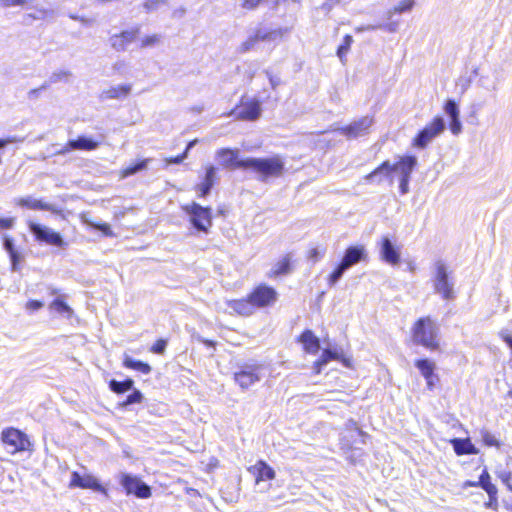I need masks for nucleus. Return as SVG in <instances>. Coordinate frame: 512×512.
<instances>
[{
    "instance_id": "obj_1",
    "label": "nucleus",
    "mask_w": 512,
    "mask_h": 512,
    "mask_svg": "<svg viewBox=\"0 0 512 512\" xmlns=\"http://www.w3.org/2000/svg\"><path fill=\"white\" fill-rule=\"evenodd\" d=\"M417 165V159L413 155H404L401 156L398 161L394 164H391L389 161L382 162L378 167H376L371 173H369L366 178L373 179L377 176H383L384 178L389 179L390 183H392V173L397 172L400 176V184L399 190L401 194H406L409 190V181L411 178V174L415 166Z\"/></svg>"
},
{
    "instance_id": "obj_2",
    "label": "nucleus",
    "mask_w": 512,
    "mask_h": 512,
    "mask_svg": "<svg viewBox=\"0 0 512 512\" xmlns=\"http://www.w3.org/2000/svg\"><path fill=\"white\" fill-rule=\"evenodd\" d=\"M410 334L415 345L429 351L440 349L439 326L432 316L426 315L416 319L411 326Z\"/></svg>"
},
{
    "instance_id": "obj_3",
    "label": "nucleus",
    "mask_w": 512,
    "mask_h": 512,
    "mask_svg": "<svg viewBox=\"0 0 512 512\" xmlns=\"http://www.w3.org/2000/svg\"><path fill=\"white\" fill-rule=\"evenodd\" d=\"M239 167L251 169L257 179L267 182L271 178L282 177L285 172V162L279 155L268 158H247L238 163Z\"/></svg>"
},
{
    "instance_id": "obj_4",
    "label": "nucleus",
    "mask_w": 512,
    "mask_h": 512,
    "mask_svg": "<svg viewBox=\"0 0 512 512\" xmlns=\"http://www.w3.org/2000/svg\"><path fill=\"white\" fill-rule=\"evenodd\" d=\"M288 32L287 28L267 29L257 28L238 48L240 53H247L254 50L259 42H276Z\"/></svg>"
},
{
    "instance_id": "obj_5",
    "label": "nucleus",
    "mask_w": 512,
    "mask_h": 512,
    "mask_svg": "<svg viewBox=\"0 0 512 512\" xmlns=\"http://www.w3.org/2000/svg\"><path fill=\"white\" fill-rule=\"evenodd\" d=\"M263 365L255 361L238 365L234 372V380L241 389L247 390L262 378Z\"/></svg>"
},
{
    "instance_id": "obj_6",
    "label": "nucleus",
    "mask_w": 512,
    "mask_h": 512,
    "mask_svg": "<svg viewBox=\"0 0 512 512\" xmlns=\"http://www.w3.org/2000/svg\"><path fill=\"white\" fill-rule=\"evenodd\" d=\"M433 286L434 291L439 294L443 300L451 301L456 298V291L454 290L450 272L442 262L436 264Z\"/></svg>"
},
{
    "instance_id": "obj_7",
    "label": "nucleus",
    "mask_w": 512,
    "mask_h": 512,
    "mask_svg": "<svg viewBox=\"0 0 512 512\" xmlns=\"http://www.w3.org/2000/svg\"><path fill=\"white\" fill-rule=\"evenodd\" d=\"M445 129V123L442 117L435 116L428 124L424 126L412 139L411 145L414 148L423 149Z\"/></svg>"
},
{
    "instance_id": "obj_8",
    "label": "nucleus",
    "mask_w": 512,
    "mask_h": 512,
    "mask_svg": "<svg viewBox=\"0 0 512 512\" xmlns=\"http://www.w3.org/2000/svg\"><path fill=\"white\" fill-rule=\"evenodd\" d=\"M183 209L190 215V221L195 229L205 233L208 232L212 225L211 208L202 207L200 204L193 202L190 205H186Z\"/></svg>"
},
{
    "instance_id": "obj_9",
    "label": "nucleus",
    "mask_w": 512,
    "mask_h": 512,
    "mask_svg": "<svg viewBox=\"0 0 512 512\" xmlns=\"http://www.w3.org/2000/svg\"><path fill=\"white\" fill-rule=\"evenodd\" d=\"M29 230L39 242L56 247H63L65 244L60 233L45 225L29 222Z\"/></svg>"
},
{
    "instance_id": "obj_10",
    "label": "nucleus",
    "mask_w": 512,
    "mask_h": 512,
    "mask_svg": "<svg viewBox=\"0 0 512 512\" xmlns=\"http://www.w3.org/2000/svg\"><path fill=\"white\" fill-rule=\"evenodd\" d=\"M262 113L261 102L256 99L242 98L241 104L236 109L232 110L229 115H235L236 119L244 121H255Z\"/></svg>"
},
{
    "instance_id": "obj_11",
    "label": "nucleus",
    "mask_w": 512,
    "mask_h": 512,
    "mask_svg": "<svg viewBox=\"0 0 512 512\" xmlns=\"http://www.w3.org/2000/svg\"><path fill=\"white\" fill-rule=\"evenodd\" d=\"M3 442L12 447V453L31 450V442L28 436L15 428H8L2 432Z\"/></svg>"
},
{
    "instance_id": "obj_12",
    "label": "nucleus",
    "mask_w": 512,
    "mask_h": 512,
    "mask_svg": "<svg viewBox=\"0 0 512 512\" xmlns=\"http://www.w3.org/2000/svg\"><path fill=\"white\" fill-rule=\"evenodd\" d=\"M254 308H265L274 304L277 300V292L274 288L261 284L248 295Z\"/></svg>"
},
{
    "instance_id": "obj_13",
    "label": "nucleus",
    "mask_w": 512,
    "mask_h": 512,
    "mask_svg": "<svg viewBox=\"0 0 512 512\" xmlns=\"http://www.w3.org/2000/svg\"><path fill=\"white\" fill-rule=\"evenodd\" d=\"M121 485L127 494H134L139 498H148L151 496L150 487L141 481L138 477L123 473L121 475Z\"/></svg>"
},
{
    "instance_id": "obj_14",
    "label": "nucleus",
    "mask_w": 512,
    "mask_h": 512,
    "mask_svg": "<svg viewBox=\"0 0 512 512\" xmlns=\"http://www.w3.org/2000/svg\"><path fill=\"white\" fill-rule=\"evenodd\" d=\"M414 365L425 379L427 389L432 391L439 382V376L435 373V363L427 358H420L414 361Z\"/></svg>"
},
{
    "instance_id": "obj_15",
    "label": "nucleus",
    "mask_w": 512,
    "mask_h": 512,
    "mask_svg": "<svg viewBox=\"0 0 512 512\" xmlns=\"http://www.w3.org/2000/svg\"><path fill=\"white\" fill-rule=\"evenodd\" d=\"M140 28L135 27L130 30H124L119 34H114L109 38V43L111 47L117 51L122 52L125 51L131 43H133L138 34H139Z\"/></svg>"
},
{
    "instance_id": "obj_16",
    "label": "nucleus",
    "mask_w": 512,
    "mask_h": 512,
    "mask_svg": "<svg viewBox=\"0 0 512 512\" xmlns=\"http://www.w3.org/2000/svg\"><path fill=\"white\" fill-rule=\"evenodd\" d=\"M380 258L392 266L398 265L401 261L399 247L394 246L387 237L380 240Z\"/></svg>"
},
{
    "instance_id": "obj_17",
    "label": "nucleus",
    "mask_w": 512,
    "mask_h": 512,
    "mask_svg": "<svg viewBox=\"0 0 512 512\" xmlns=\"http://www.w3.org/2000/svg\"><path fill=\"white\" fill-rule=\"evenodd\" d=\"M71 487H80L83 489H93L106 493L105 489L99 484L98 480L92 475H80L78 472H73L71 475Z\"/></svg>"
},
{
    "instance_id": "obj_18",
    "label": "nucleus",
    "mask_w": 512,
    "mask_h": 512,
    "mask_svg": "<svg viewBox=\"0 0 512 512\" xmlns=\"http://www.w3.org/2000/svg\"><path fill=\"white\" fill-rule=\"evenodd\" d=\"M444 111L449 116V129L454 135H458L462 131V124L459 119L458 105L454 100H447L444 104Z\"/></svg>"
},
{
    "instance_id": "obj_19",
    "label": "nucleus",
    "mask_w": 512,
    "mask_h": 512,
    "mask_svg": "<svg viewBox=\"0 0 512 512\" xmlns=\"http://www.w3.org/2000/svg\"><path fill=\"white\" fill-rule=\"evenodd\" d=\"M449 442L457 456L477 455L479 453V449L472 443L469 437L453 438Z\"/></svg>"
},
{
    "instance_id": "obj_20",
    "label": "nucleus",
    "mask_w": 512,
    "mask_h": 512,
    "mask_svg": "<svg viewBox=\"0 0 512 512\" xmlns=\"http://www.w3.org/2000/svg\"><path fill=\"white\" fill-rule=\"evenodd\" d=\"M16 204L31 210H45L53 213H57V208L50 203H46L41 199H36L33 196H26L16 200Z\"/></svg>"
},
{
    "instance_id": "obj_21",
    "label": "nucleus",
    "mask_w": 512,
    "mask_h": 512,
    "mask_svg": "<svg viewBox=\"0 0 512 512\" xmlns=\"http://www.w3.org/2000/svg\"><path fill=\"white\" fill-rule=\"evenodd\" d=\"M248 471L256 478V483L275 478V471L266 462L259 460L255 465L248 468Z\"/></svg>"
},
{
    "instance_id": "obj_22",
    "label": "nucleus",
    "mask_w": 512,
    "mask_h": 512,
    "mask_svg": "<svg viewBox=\"0 0 512 512\" xmlns=\"http://www.w3.org/2000/svg\"><path fill=\"white\" fill-rule=\"evenodd\" d=\"M352 266V246L346 248L345 255L342 262L336 267V269L330 275V284H335L343 275V273Z\"/></svg>"
},
{
    "instance_id": "obj_23",
    "label": "nucleus",
    "mask_w": 512,
    "mask_h": 512,
    "mask_svg": "<svg viewBox=\"0 0 512 512\" xmlns=\"http://www.w3.org/2000/svg\"><path fill=\"white\" fill-rule=\"evenodd\" d=\"M229 308H231L234 312H236L239 315L242 316H250L254 313L255 308L253 304L251 303L249 297L238 299V300H231L228 303Z\"/></svg>"
},
{
    "instance_id": "obj_24",
    "label": "nucleus",
    "mask_w": 512,
    "mask_h": 512,
    "mask_svg": "<svg viewBox=\"0 0 512 512\" xmlns=\"http://www.w3.org/2000/svg\"><path fill=\"white\" fill-rule=\"evenodd\" d=\"M299 340L307 353L316 354L320 349V341L311 330H305Z\"/></svg>"
},
{
    "instance_id": "obj_25",
    "label": "nucleus",
    "mask_w": 512,
    "mask_h": 512,
    "mask_svg": "<svg viewBox=\"0 0 512 512\" xmlns=\"http://www.w3.org/2000/svg\"><path fill=\"white\" fill-rule=\"evenodd\" d=\"M238 150L221 149L217 152L220 164L225 167L240 168L238 163L242 160L238 159Z\"/></svg>"
},
{
    "instance_id": "obj_26",
    "label": "nucleus",
    "mask_w": 512,
    "mask_h": 512,
    "mask_svg": "<svg viewBox=\"0 0 512 512\" xmlns=\"http://www.w3.org/2000/svg\"><path fill=\"white\" fill-rule=\"evenodd\" d=\"M216 180V168L214 166H209L206 169L205 177L203 182L197 185L198 191H200V196L205 197L207 196Z\"/></svg>"
},
{
    "instance_id": "obj_27",
    "label": "nucleus",
    "mask_w": 512,
    "mask_h": 512,
    "mask_svg": "<svg viewBox=\"0 0 512 512\" xmlns=\"http://www.w3.org/2000/svg\"><path fill=\"white\" fill-rule=\"evenodd\" d=\"M99 142L86 136H79L77 139L69 140V147L74 150L92 151L97 149Z\"/></svg>"
},
{
    "instance_id": "obj_28",
    "label": "nucleus",
    "mask_w": 512,
    "mask_h": 512,
    "mask_svg": "<svg viewBox=\"0 0 512 512\" xmlns=\"http://www.w3.org/2000/svg\"><path fill=\"white\" fill-rule=\"evenodd\" d=\"M130 91H131L130 84L119 85V86L110 87L109 89L104 90L102 92L101 96L103 99H120V98H125L126 96H128Z\"/></svg>"
},
{
    "instance_id": "obj_29",
    "label": "nucleus",
    "mask_w": 512,
    "mask_h": 512,
    "mask_svg": "<svg viewBox=\"0 0 512 512\" xmlns=\"http://www.w3.org/2000/svg\"><path fill=\"white\" fill-rule=\"evenodd\" d=\"M483 490L488 495V501L485 502V507L493 510H497L498 508V488L493 482L486 481L485 486L483 485Z\"/></svg>"
},
{
    "instance_id": "obj_30",
    "label": "nucleus",
    "mask_w": 512,
    "mask_h": 512,
    "mask_svg": "<svg viewBox=\"0 0 512 512\" xmlns=\"http://www.w3.org/2000/svg\"><path fill=\"white\" fill-rule=\"evenodd\" d=\"M507 469L497 470V478L505 485L506 489L512 493V457L506 459Z\"/></svg>"
},
{
    "instance_id": "obj_31",
    "label": "nucleus",
    "mask_w": 512,
    "mask_h": 512,
    "mask_svg": "<svg viewBox=\"0 0 512 512\" xmlns=\"http://www.w3.org/2000/svg\"><path fill=\"white\" fill-rule=\"evenodd\" d=\"M72 73L69 70H58L54 71L42 85L41 89H47L52 84H56L58 82H68L71 78Z\"/></svg>"
},
{
    "instance_id": "obj_32",
    "label": "nucleus",
    "mask_w": 512,
    "mask_h": 512,
    "mask_svg": "<svg viewBox=\"0 0 512 512\" xmlns=\"http://www.w3.org/2000/svg\"><path fill=\"white\" fill-rule=\"evenodd\" d=\"M123 365L126 368L137 370L145 375L151 372V366L149 364L142 362L140 360H135L128 355L124 356Z\"/></svg>"
},
{
    "instance_id": "obj_33",
    "label": "nucleus",
    "mask_w": 512,
    "mask_h": 512,
    "mask_svg": "<svg viewBox=\"0 0 512 512\" xmlns=\"http://www.w3.org/2000/svg\"><path fill=\"white\" fill-rule=\"evenodd\" d=\"M151 159L147 158L144 160H141L135 164H130L129 166L123 168L120 172L121 178H127L129 176H132L140 171H143L147 169L149 162Z\"/></svg>"
},
{
    "instance_id": "obj_34",
    "label": "nucleus",
    "mask_w": 512,
    "mask_h": 512,
    "mask_svg": "<svg viewBox=\"0 0 512 512\" xmlns=\"http://www.w3.org/2000/svg\"><path fill=\"white\" fill-rule=\"evenodd\" d=\"M291 255L287 254L280 261H278L271 270V275L281 276L291 272Z\"/></svg>"
},
{
    "instance_id": "obj_35",
    "label": "nucleus",
    "mask_w": 512,
    "mask_h": 512,
    "mask_svg": "<svg viewBox=\"0 0 512 512\" xmlns=\"http://www.w3.org/2000/svg\"><path fill=\"white\" fill-rule=\"evenodd\" d=\"M49 307L51 310L56 311L58 314L66 317L67 319L71 318L73 315L72 308L60 298H56L54 301H52Z\"/></svg>"
},
{
    "instance_id": "obj_36",
    "label": "nucleus",
    "mask_w": 512,
    "mask_h": 512,
    "mask_svg": "<svg viewBox=\"0 0 512 512\" xmlns=\"http://www.w3.org/2000/svg\"><path fill=\"white\" fill-rule=\"evenodd\" d=\"M134 381L130 378L124 380V381H117L115 379L111 380L109 383V388L117 394L124 393L126 391H129L133 388Z\"/></svg>"
},
{
    "instance_id": "obj_37",
    "label": "nucleus",
    "mask_w": 512,
    "mask_h": 512,
    "mask_svg": "<svg viewBox=\"0 0 512 512\" xmlns=\"http://www.w3.org/2000/svg\"><path fill=\"white\" fill-rule=\"evenodd\" d=\"M481 441L486 447H495L499 449L502 446L501 441L487 429L480 430Z\"/></svg>"
},
{
    "instance_id": "obj_38",
    "label": "nucleus",
    "mask_w": 512,
    "mask_h": 512,
    "mask_svg": "<svg viewBox=\"0 0 512 512\" xmlns=\"http://www.w3.org/2000/svg\"><path fill=\"white\" fill-rule=\"evenodd\" d=\"M486 481L492 482V478H491V475L488 472V470L486 468H484L482 470L481 474L479 475V478L477 481L467 480L463 483V488L481 487L483 489V485L485 486Z\"/></svg>"
},
{
    "instance_id": "obj_39",
    "label": "nucleus",
    "mask_w": 512,
    "mask_h": 512,
    "mask_svg": "<svg viewBox=\"0 0 512 512\" xmlns=\"http://www.w3.org/2000/svg\"><path fill=\"white\" fill-rule=\"evenodd\" d=\"M335 358V353L330 350H324L319 360L314 363L315 373H320L323 366H325L330 360Z\"/></svg>"
},
{
    "instance_id": "obj_40",
    "label": "nucleus",
    "mask_w": 512,
    "mask_h": 512,
    "mask_svg": "<svg viewBox=\"0 0 512 512\" xmlns=\"http://www.w3.org/2000/svg\"><path fill=\"white\" fill-rule=\"evenodd\" d=\"M415 5V0H401L397 5H395L390 12L393 14H401L408 11H411Z\"/></svg>"
},
{
    "instance_id": "obj_41",
    "label": "nucleus",
    "mask_w": 512,
    "mask_h": 512,
    "mask_svg": "<svg viewBox=\"0 0 512 512\" xmlns=\"http://www.w3.org/2000/svg\"><path fill=\"white\" fill-rule=\"evenodd\" d=\"M350 44H351V36L350 35H346L344 37V42L343 44H341L338 49H337V56L339 57L340 61L345 64L346 63V55L350 49Z\"/></svg>"
},
{
    "instance_id": "obj_42",
    "label": "nucleus",
    "mask_w": 512,
    "mask_h": 512,
    "mask_svg": "<svg viewBox=\"0 0 512 512\" xmlns=\"http://www.w3.org/2000/svg\"><path fill=\"white\" fill-rule=\"evenodd\" d=\"M162 36L160 34H153L145 36L141 39L140 47L148 48L159 45L161 43Z\"/></svg>"
},
{
    "instance_id": "obj_43",
    "label": "nucleus",
    "mask_w": 512,
    "mask_h": 512,
    "mask_svg": "<svg viewBox=\"0 0 512 512\" xmlns=\"http://www.w3.org/2000/svg\"><path fill=\"white\" fill-rule=\"evenodd\" d=\"M373 119L371 117H363L357 122H354V135L365 132L372 124Z\"/></svg>"
},
{
    "instance_id": "obj_44",
    "label": "nucleus",
    "mask_w": 512,
    "mask_h": 512,
    "mask_svg": "<svg viewBox=\"0 0 512 512\" xmlns=\"http://www.w3.org/2000/svg\"><path fill=\"white\" fill-rule=\"evenodd\" d=\"M143 399V394L137 390L134 389L133 392L127 396L126 400L121 404V406L126 407L131 404L140 403Z\"/></svg>"
},
{
    "instance_id": "obj_45",
    "label": "nucleus",
    "mask_w": 512,
    "mask_h": 512,
    "mask_svg": "<svg viewBox=\"0 0 512 512\" xmlns=\"http://www.w3.org/2000/svg\"><path fill=\"white\" fill-rule=\"evenodd\" d=\"M12 271H19L20 270V263L24 260L23 254L17 249L14 253L9 255Z\"/></svg>"
},
{
    "instance_id": "obj_46",
    "label": "nucleus",
    "mask_w": 512,
    "mask_h": 512,
    "mask_svg": "<svg viewBox=\"0 0 512 512\" xmlns=\"http://www.w3.org/2000/svg\"><path fill=\"white\" fill-rule=\"evenodd\" d=\"M196 142H197L196 140L189 142L185 151L181 155L176 156L174 158L167 159L166 160L167 163L168 164H180L187 157L189 150L196 144Z\"/></svg>"
},
{
    "instance_id": "obj_47",
    "label": "nucleus",
    "mask_w": 512,
    "mask_h": 512,
    "mask_svg": "<svg viewBox=\"0 0 512 512\" xmlns=\"http://www.w3.org/2000/svg\"><path fill=\"white\" fill-rule=\"evenodd\" d=\"M2 240H3V248L8 253V255L14 253L17 250L12 237H10L7 234H4L2 237Z\"/></svg>"
},
{
    "instance_id": "obj_48",
    "label": "nucleus",
    "mask_w": 512,
    "mask_h": 512,
    "mask_svg": "<svg viewBox=\"0 0 512 512\" xmlns=\"http://www.w3.org/2000/svg\"><path fill=\"white\" fill-rule=\"evenodd\" d=\"M86 223L90 227L101 231L105 236H113V231L111 230L110 225L107 223L95 224V223L89 222V221H86Z\"/></svg>"
},
{
    "instance_id": "obj_49",
    "label": "nucleus",
    "mask_w": 512,
    "mask_h": 512,
    "mask_svg": "<svg viewBox=\"0 0 512 512\" xmlns=\"http://www.w3.org/2000/svg\"><path fill=\"white\" fill-rule=\"evenodd\" d=\"M112 69L119 75H126L128 73L129 67L126 61L118 60L113 64Z\"/></svg>"
},
{
    "instance_id": "obj_50",
    "label": "nucleus",
    "mask_w": 512,
    "mask_h": 512,
    "mask_svg": "<svg viewBox=\"0 0 512 512\" xmlns=\"http://www.w3.org/2000/svg\"><path fill=\"white\" fill-rule=\"evenodd\" d=\"M167 0H147L144 3V8L147 12L155 11L160 5L166 4Z\"/></svg>"
},
{
    "instance_id": "obj_51",
    "label": "nucleus",
    "mask_w": 512,
    "mask_h": 512,
    "mask_svg": "<svg viewBox=\"0 0 512 512\" xmlns=\"http://www.w3.org/2000/svg\"><path fill=\"white\" fill-rule=\"evenodd\" d=\"M167 346V341L163 339H159L152 346L151 351L156 354H163Z\"/></svg>"
},
{
    "instance_id": "obj_52",
    "label": "nucleus",
    "mask_w": 512,
    "mask_h": 512,
    "mask_svg": "<svg viewBox=\"0 0 512 512\" xmlns=\"http://www.w3.org/2000/svg\"><path fill=\"white\" fill-rule=\"evenodd\" d=\"M30 0H0L1 6L7 8V7H13V6H23L27 4Z\"/></svg>"
},
{
    "instance_id": "obj_53",
    "label": "nucleus",
    "mask_w": 512,
    "mask_h": 512,
    "mask_svg": "<svg viewBox=\"0 0 512 512\" xmlns=\"http://www.w3.org/2000/svg\"><path fill=\"white\" fill-rule=\"evenodd\" d=\"M263 0H242L241 7L245 10L256 9Z\"/></svg>"
},
{
    "instance_id": "obj_54",
    "label": "nucleus",
    "mask_w": 512,
    "mask_h": 512,
    "mask_svg": "<svg viewBox=\"0 0 512 512\" xmlns=\"http://www.w3.org/2000/svg\"><path fill=\"white\" fill-rule=\"evenodd\" d=\"M14 218H0V229H11L14 226Z\"/></svg>"
},
{
    "instance_id": "obj_55",
    "label": "nucleus",
    "mask_w": 512,
    "mask_h": 512,
    "mask_svg": "<svg viewBox=\"0 0 512 512\" xmlns=\"http://www.w3.org/2000/svg\"><path fill=\"white\" fill-rule=\"evenodd\" d=\"M43 303L41 301H38V300H30L27 302L26 304V308L28 310H31V311H36V310H39L43 307Z\"/></svg>"
},
{
    "instance_id": "obj_56",
    "label": "nucleus",
    "mask_w": 512,
    "mask_h": 512,
    "mask_svg": "<svg viewBox=\"0 0 512 512\" xmlns=\"http://www.w3.org/2000/svg\"><path fill=\"white\" fill-rule=\"evenodd\" d=\"M323 256V253H321L317 248H314L309 253V259L316 262Z\"/></svg>"
},
{
    "instance_id": "obj_57",
    "label": "nucleus",
    "mask_w": 512,
    "mask_h": 512,
    "mask_svg": "<svg viewBox=\"0 0 512 512\" xmlns=\"http://www.w3.org/2000/svg\"><path fill=\"white\" fill-rule=\"evenodd\" d=\"M266 74L269 78V82L271 84V87L275 89L280 84V79L277 77H274L269 71H266Z\"/></svg>"
},
{
    "instance_id": "obj_58",
    "label": "nucleus",
    "mask_w": 512,
    "mask_h": 512,
    "mask_svg": "<svg viewBox=\"0 0 512 512\" xmlns=\"http://www.w3.org/2000/svg\"><path fill=\"white\" fill-rule=\"evenodd\" d=\"M74 150V148L69 147V141L60 149L57 151L58 155H65L69 153L70 151Z\"/></svg>"
},
{
    "instance_id": "obj_59",
    "label": "nucleus",
    "mask_w": 512,
    "mask_h": 512,
    "mask_svg": "<svg viewBox=\"0 0 512 512\" xmlns=\"http://www.w3.org/2000/svg\"><path fill=\"white\" fill-rule=\"evenodd\" d=\"M362 254V249L354 247V263L360 260Z\"/></svg>"
},
{
    "instance_id": "obj_60",
    "label": "nucleus",
    "mask_w": 512,
    "mask_h": 512,
    "mask_svg": "<svg viewBox=\"0 0 512 512\" xmlns=\"http://www.w3.org/2000/svg\"><path fill=\"white\" fill-rule=\"evenodd\" d=\"M40 90H42L41 87L30 90L29 93H28V97L30 99L31 98H36L38 96V93H39Z\"/></svg>"
},
{
    "instance_id": "obj_61",
    "label": "nucleus",
    "mask_w": 512,
    "mask_h": 512,
    "mask_svg": "<svg viewBox=\"0 0 512 512\" xmlns=\"http://www.w3.org/2000/svg\"><path fill=\"white\" fill-rule=\"evenodd\" d=\"M71 18L74 19V20H78L80 22H82L83 24H89V20L83 18V17H79V16H76V15H71Z\"/></svg>"
},
{
    "instance_id": "obj_62",
    "label": "nucleus",
    "mask_w": 512,
    "mask_h": 512,
    "mask_svg": "<svg viewBox=\"0 0 512 512\" xmlns=\"http://www.w3.org/2000/svg\"><path fill=\"white\" fill-rule=\"evenodd\" d=\"M57 292H58V291H57L56 289H52V290H51V294H52V295L56 294Z\"/></svg>"
},
{
    "instance_id": "obj_63",
    "label": "nucleus",
    "mask_w": 512,
    "mask_h": 512,
    "mask_svg": "<svg viewBox=\"0 0 512 512\" xmlns=\"http://www.w3.org/2000/svg\"><path fill=\"white\" fill-rule=\"evenodd\" d=\"M507 395H508L510 398H512V390H509V391H508V393H507Z\"/></svg>"
},
{
    "instance_id": "obj_64",
    "label": "nucleus",
    "mask_w": 512,
    "mask_h": 512,
    "mask_svg": "<svg viewBox=\"0 0 512 512\" xmlns=\"http://www.w3.org/2000/svg\"><path fill=\"white\" fill-rule=\"evenodd\" d=\"M45 14H50L52 15L53 14V11H46Z\"/></svg>"
}]
</instances>
